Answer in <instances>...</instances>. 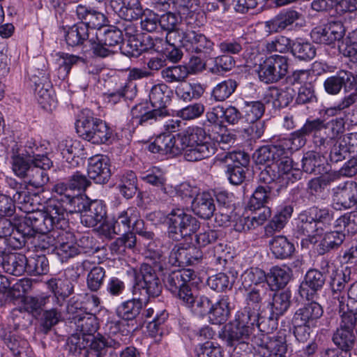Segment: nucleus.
<instances>
[{
    "label": "nucleus",
    "mask_w": 357,
    "mask_h": 357,
    "mask_svg": "<svg viewBox=\"0 0 357 357\" xmlns=\"http://www.w3.org/2000/svg\"><path fill=\"white\" fill-rule=\"evenodd\" d=\"M171 90L164 84H155L149 93V101L153 107L150 109L147 102L135 105L131 109L130 123L132 128L139 126H149L169 114L167 104L171 101Z\"/></svg>",
    "instance_id": "obj_3"
},
{
    "label": "nucleus",
    "mask_w": 357,
    "mask_h": 357,
    "mask_svg": "<svg viewBox=\"0 0 357 357\" xmlns=\"http://www.w3.org/2000/svg\"><path fill=\"white\" fill-rule=\"evenodd\" d=\"M305 145L304 140L298 139L294 132L288 137L279 138L271 144L259 148L253 154L256 163L276 165L279 176L284 175L293 167V160L289 155Z\"/></svg>",
    "instance_id": "obj_2"
},
{
    "label": "nucleus",
    "mask_w": 357,
    "mask_h": 357,
    "mask_svg": "<svg viewBox=\"0 0 357 357\" xmlns=\"http://www.w3.org/2000/svg\"><path fill=\"white\" fill-rule=\"evenodd\" d=\"M75 129L80 137L95 144H105L112 137V130L106 123L94 117L89 109H83L78 114Z\"/></svg>",
    "instance_id": "obj_6"
},
{
    "label": "nucleus",
    "mask_w": 357,
    "mask_h": 357,
    "mask_svg": "<svg viewBox=\"0 0 357 357\" xmlns=\"http://www.w3.org/2000/svg\"><path fill=\"white\" fill-rule=\"evenodd\" d=\"M30 230L21 221L17 227L7 237L0 238V242L7 248L13 250L22 248L29 240L32 238Z\"/></svg>",
    "instance_id": "obj_33"
},
{
    "label": "nucleus",
    "mask_w": 357,
    "mask_h": 357,
    "mask_svg": "<svg viewBox=\"0 0 357 357\" xmlns=\"http://www.w3.org/2000/svg\"><path fill=\"white\" fill-rule=\"evenodd\" d=\"M300 16L301 14L295 10H284L272 20L266 22L265 26L269 33L281 32L292 25Z\"/></svg>",
    "instance_id": "obj_28"
},
{
    "label": "nucleus",
    "mask_w": 357,
    "mask_h": 357,
    "mask_svg": "<svg viewBox=\"0 0 357 357\" xmlns=\"http://www.w3.org/2000/svg\"><path fill=\"white\" fill-rule=\"evenodd\" d=\"M294 94V90L292 88L287 87L282 89L271 86L269 87L266 96L273 99L274 107L280 109L287 107L292 102Z\"/></svg>",
    "instance_id": "obj_47"
},
{
    "label": "nucleus",
    "mask_w": 357,
    "mask_h": 357,
    "mask_svg": "<svg viewBox=\"0 0 357 357\" xmlns=\"http://www.w3.org/2000/svg\"><path fill=\"white\" fill-rule=\"evenodd\" d=\"M326 274L317 269H310L299 286V294L303 298L313 301L324 286Z\"/></svg>",
    "instance_id": "obj_19"
},
{
    "label": "nucleus",
    "mask_w": 357,
    "mask_h": 357,
    "mask_svg": "<svg viewBox=\"0 0 357 357\" xmlns=\"http://www.w3.org/2000/svg\"><path fill=\"white\" fill-rule=\"evenodd\" d=\"M62 319L61 307L54 305L51 309L44 310L40 321V331L44 334L48 333Z\"/></svg>",
    "instance_id": "obj_51"
},
{
    "label": "nucleus",
    "mask_w": 357,
    "mask_h": 357,
    "mask_svg": "<svg viewBox=\"0 0 357 357\" xmlns=\"http://www.w3.org/2000/svg\"><path fill=\"white\" fill-rule=\"evenodd\" d=\"M291 53L299 61H308L316 56V48L308 41L296 39L292 43Z\"/></svg>",
    "instance_id": "obj_50"
},
{
    "label": "nucleus",
    "mask_w": 357,
    "mask_h": 357,
    "mask_svg": "<svg viewBox=\"0 0 357 357\" xmlns=\"http://www.w3.org/2000/svg\"><path fill=\"white\" fill-rule=\"evenodd\" d=\"M115 186L125 199L132 198L138 190L136 174L131 170L118 174L116 176Z\"/></svg>",
    "instance_id": "obj_27"
},
{
    "label": "nucleus",
    "mask_w": 357,
    "mask_h": 357,
    "mask_svg": "<svg viewBox=\"0 0 357 357\" xmlns=\"http://www.w3.org/2000/svg\"><path fill=\"white\" fill-rule=\"evenodd\" d=\"M30 287L29 280H20L12 287H10V280L4 275H0V293L8 292V296L11 298H18L21 296V292L26 293L28 288Z\"/></svg>",
    "instance_id": "obj_56"
},
{
    "label": "nucleus",
    "mask_w": 357,
    "mask_h": 357,
    "mask_svg": "<svg viewBox=\"0 0 357 357\" xmlns=\"http://www.w3.org/2000/svg\"><path fill=\"white\" fill-rule=\"evenodd\" d=\"M106 215V206L102 200H89L84 213L80 215V220L84 226L93 227L102 222Z\"/></svg>",
    "instance_id": "obj_25"
},
{
    "label": "nucleus",
    "mask_w": 357,
    "mask_h": 357,
    "mask_svg": "<svg viewBox=\"0 0 357 357\" xmlns=\"http://www.w3.org/2000/svg\"><path fill=\"white\" fill-rule=\"evenodd\" d=\"M90 33L85 24L77 23L69 27L66 32V43L69 46L75 47L83 45L86 40L90 43Z\"/></svg>",
    "instance_id": "obj_42"
},
{
    "label": "nucleus",
    "mask_w": 357,
    "mask_h": 357,
    "mask_svg": "<svg viewBox=\"0 0 357 357\" xmlns=\"http://www.w3.org/2000/svg\"><path fill=\"white\" fill-rule=\"evenodd\" d=\"M35 160L25 178H28L29 185L40 188L48 182L49 176L46 171L53 166V162L45 154L38 155Z\"/></svg>",
    "instance_id": "obj_20"
},
{
    "label": "nucleus",
    "mask_w": 357,
    "mask_h": 357,
    "mask_svg": "<svg viewBox=\"0 0 357 357\" xmlns=\"http://www.w3.org/2000/svg\"><path fill=\"white\" fill-rule=\"evenodd\" d=\"M227 347L232 348L230 357H252L254 345L251 342L250 329H241L231 323L228 325L224 335Z\"/></svg>",
    "instance_id": "obj_11"
},
{
    "label": "nucleus",
    "mask_w": 357,
    "mask_h": 357,
    "mask_svg": "<svg viewBox=\"0 0 357 357\" xmlns=\"http://www.w3.org/2000/svg\"><path fill=\"white\" fill-rule=\"evenodd\" d=\"M272 187L269 185H259L254 191L248 202L250 210H256L264 206L270 199V192Z\"/></svg>",
    "instance_id": "obj_63"
},
{
    "label": "nucleus",
    "mask_w": 357,
    "mask_h": 357,
    "mask_svg": "<svg viewBox=\"0 0 357 357\" xmlns=\"http://www.w3.org/2000/svg\"><path fill=\"white\" fill-rule=\"evenodd\" d=\"M215 153V148L209 141L204 129L199 127L191 128L184 159L188 162H198L211 157Z\"/></svg>",
    "instance_id": "obj_9"
},
{
    "label": "nucleus",
    "mask_w": 357,
    "mask_h": 357,
    "mask_svg": "<svg viewBox=\"0 0 357 357\" xmlns=\"http://www.w3.org/2000/svg\"><path fill=\"white\" fill-rule=\"evenodd\" d=\"M303 172L314 175L324 174L328 172L325 165L324 158L319 153L309 151L302 158Z\"/></svg>",
    "instance_id": "obj_39"
},
{
    "label": "nucleus",
    "mask_w": 357,
    "mask_h": 357,
    "mask_svg": "<svg viewBox=\"0 0 357 357\" xmlns=\"http://www.w3.org/2000/svg\"><path fill=\"white\" fill-rule=\"evenodd\" d=\"M178 98L184 101H191L199 99L204 92V88L199 83L183 82L178 85L175 90Z\"/></svg>",
    "instance_id": "obj_53"
},
{
    "label": "nucleus",
    "mask_w": 357,
    "mask_h": 357,
    "mask_svg": "<svg viewBox=\"0 0 357 357\" xmlns=\"http://www.w3.org/2000/svg\"><path fill=\"white\" fill-rule=\"evenodd\" d=\"M324 310L317 302L312 301L304 304L299 307L294 313L292 319L297 323H303L308 326L317 327Z\"/></svg>",
    "instance_id": "obj_24"
},
{
    "label": "nucleus",
    "mask_w": 357,
    "mask_h": 357,
    "mask_svg": "<svg viewBox=\"0 0 357 357\" xmlns=\"http://www.w3.org/2000/svg\"><path fill=\"white\" fill-rule=\"evenodd\" d=\"M267 273L258 267H251L241 275V286L245 292L244 312L257 311L264 301L270 297L269 289L266 286Z\"/></svg>",
    "instance_id": "obj_5"
},
{
    "label": "nucleus",
    "mask_w": 357,
    "mask_h": 357,
    "mask_svg": "<svg viewBox=\"0 0 357 357\" xmlns=\"http://www.w3.org/2000/svg\"><path fill=\"white\" fill-rule=\"evenodd\" d=\"M243 112L245 123H255L263 116L265 112V105L259 100L245 101Z\"/></svg>",
    "instance_id": "obj_57"
},
{
    "label": "nucleus",
    "mask_w": 357,
    "mask_h": 357,
    "mask_svg": "<svg viewBox=\"0 0 357 357\" xmlns=\"http://www.w3.org/2000/svg\"><path fill=\"white\" fill-rule=\"evenodd\" d=\"M269 247L272 255L280 259L290 258L296 250L294 244L282 235L274 236L269 241Z\"/></svg>",
    "instance_id": "obj_40"
},
{
    "label": "nucleus",
    "mask_w": 357,
    "mask_h": 357,
    "mask_svg": "<svg viewBox=\"0 0 357 357\" xmlns=\"http://www.w3.org/2000/svg\"><path fill=\"white\" fill-rule=\"evenodd\" d=\"M294 134L298 139L302 138L305 144L306 143L305 137L313 134L314 143L320 150H324L337 141L325 126L324 121L320 119L307 120L303 127L294 132Z\"/></svg>",
    "instance_id": "obj_12"
},
{
    "label": "nucleus",
    "mask_w": 357,
    "mask_h": 357,
    "mask_svg": "<svg viewBox=\"0 0 357 357\" xmlns=\"http://www.w3.org/2000/svg\"><path fill=\"white\" fill-rule=\"evenodd\" d=\"M333 344L341 351V357H351V351L357 344L356 333L341 327H337L332 336Z\"/></svg>",
    "instance_id": "obj_26"
},
{
    "label": "nucleus",
    "mask_w": 357,
    "mask_h": 357,
    "mask_svg": "<svg viewBox=\"0 0 357 357\" xmlns=\"http://www.w3.org/2000/svg\"><path fill=\"white\" fill-rule=\"evenodd\" d=\"M123 40L122 31L115 26H105L96 31L90 39L91 49L96 56L106 57L114 53L113 49Z\"/></svg>",
    "instance_id": "obj_10"
},
{
    "label": "nucleus",
    "mask_w": 357,
    "mask_h": 357,
    "mask_svg": "<svg viewBox=\"0 0 357 357\" xmlns=\"http://www.w3.org/2000/svg\"><path fill=\"white\" fill-rule=\"evenodd\" d=\"M293 211L294 207L291 205H285L281 207L269 222L267 229L270 228L274 231H280L284 228L291 217Z\"/></svg>",
    "instance_id": "obj_62"
},
{
    "label": "nucleus",
    "mask_w": 357,
    "mask_h": 357,
    "mask_svg": "<svg viewBox=\"0 0 357 357\" xmlns=\"http://www.w3.org/2000/svg\"><path fill=\"white\" fill-rule=\"evenodd\" d=\"M191 208L195 215L208 220L213 215L215 210L214 199L210 193L203 192L192 200Z\"/></svg>",
    "instance_id": "obj_35"
},
{
    "label": "nucleus",
    "mask_w": 357,
    "mask_h": 357,
    "mask_svg": "<svg viewBox=\"0 0 357 357\" xmlns=\"http://www.w3.org/2000/svg\"><path fill=\"white\" fill-rule=\"evenodd\" d=\"M291 293L289 290L274 293L272 296V302L269 303L273 316L279 319L284 315L291 306Z\"/></svg>",
    "instance_id": "obj_43"
},
{
    "label": "nucleus",
    "mask_w": 357,
    "mask_h": 357,
    "mask_svg": "<svg viewBox=\"0 0 357 357\" xmlns=\"http://www.w3.org/2000/svg\"><path fill=\"white\" fill-rule=\"evenodd\" d=\"M3 340L15 357H27L32 353L29 342L26 340L19 339L12 335L10 333H6Z\"/></svg>",
    "instance_id": "obj_48"
},
{
    "label": "nucleus",
    "mask_w": 357,
    "mask_h": 357,
    "mask_svg": "<svg viewBox=\"0 0 357 357\" xmlns=\"http://www.w3.org/2000/svg\"><path fill=\"white\" fill-rule=\"evenodd\" d=\"M238 86L235 79H228L218 83L212 91V96L216 101H225L234 93Z\"/></svg>",
    "instance_id": "obj_61"
},
{
    "label": "nucleus",
    "mask_w": 357,
    "mask_h": 357,
    "mask_svg": "<svg viewBox=\"0 0 357 357\" xmlns=\"http://www.w3.org/2000/svg\"><path fill=\"white\" fill-rule=\"evenodd\" d=\"M345 234L342 231L326 232L317 246L319 255H324L331 250L338 248L344 242Z\"/></svg>",
    "instance_id": "obj_46"
},
{
    "label": "nucleus",
    "mask_w": 357,
    "mask_h": 357,
    "mask_svg": "<svg viewBox=\"0 0 357 357\" xmlns=\"http://www.w3.org/2000/svg\"><path fill=\"white\" fill-rule=\"evenodd\" d=\"M88 176L96 183L105 184L111 177L108 158L103 155H96L88 160Z\"/></svg>",
    "instance_id": "obj_21"
},
{
    "label": "nucleus",
    "mask_w": 357,
    "mask_h": 357,
    "mask_svg": "<svg viewBox=\"0 0 357 357\" xmlns=\"http://www.w3.org/2000/svg\"><path fill=\"white\" fill-rule=\"evenodd\" d=\"M188 75V68L182 65L167 67L161 71L162 78L169 84L174 82L183 83Z\"/></svg>",
    "instance_id": "obj_58"
},
{
    "label": "nucleus",
    "mask_w": 357,
    "mask_h": 357,
    "mask_svg": "<svg viewBox=\"0 0 357 357\" xmlns=\"http://www.w3.org/2000/svg\"><path fill=\"white\" fill-rule=\"evenodd\" d=\"M155 268L162 273L165 287L172 294L190 284L196 278L195 272L191 269L168 270V265L165 261L156 262Z\"/></svg>",
    "instance_id": "obj_14"
},
{
    "label": "nucleus",
    "mask_w": 357,
    "mask_h": 357,
    "mask_svg": "<svg viewBox=\"0 0 357 357\" xmlns=\"http://www.w3.org/2000/svg\"><path fill=\"white\" fill-rule=\"evenodd\" d=\"M288 68V58L275 54L263 60L259 65L257 72L260 81L270 84L282 79L287 75Z\"/></svg>",
    "instance_id": "obj_13"
},
{
    "label": "nucleus",
    "mask_w": 357,
    "mask_h": 357,
    "mask_svg": "<svg viewBox=\"0 0 357 357\" xmlns=\"http://www.w3.org/2000/svg\"><path fill=\"white\" fill-rule=\"evenodd\" d=\"M162 289V284L155 269L148 264H142L132 287V293L134 297L121 303L117 307V316L126 321L137 319L149 298L159 296Z\"/></svg>",
    "instance_id": "obj_1"
},
{
    "label": "nucleus",
    "mask_w": 357,
    "mask_h": 357,
    "mask_svg": "<svg viewBox=\"0 0 357 357\" xmlns=\"http://www.w3.org/2000/svg\"><path fill=\"white\" fill-rule=\"evenodd\" d=\"M93 262L86 259L82 261V267L84 270H90L87 275L86 284L91 291H97L103 284L105 277V271L102 267L94 266Z\"/></svg>",
    "instance_id": "obj_41"
},
{
    "label": "nucleus",
    "mask_w": 357,
    "mask_h": 357,
    "mask_svg": "<svg viewBox=\"0 0 357 357\" xmlns=\"http://www.w3.org/2000/svg\"><path fill=\"white\" fill-rule=\"evenodd\" d=\"M141 179L155 188L154 197L160 202H167L175 192V189L172 185L167 183L165 174L159 168L153 167L142 176Z\"/></svg>",
    "instance_id": "obj_16"
},
{
    "label": "nucleus",
    "mask_w": 357,
    "mask_h": 357,
    "mask_svg": "<svg viewBox=\"0 0 357 357\" xmlns=\"http://www.w3.org/2000/svg\"><path fill=\"white\" fill-rule=\"evenodd\" d=\"M345 31V27L341 21L333 20L313 28L310 37L315 43L330 45L342 39Z\"/></svg>",
    "instance_id": "obj_15"
},
{
    "label": "nucleus",
    "mask_w": 357,
    "mask_h": 357,
    "mask_svg": "<svg viewBox=\"0 0 357 357\" xmlns=\"http://www.w3.org/2000/svg\"><path fill=\"white\" fill-rule=\"evenodd\" d=\"M235 282L234 275L230 277L225 273H219L210 276L207 280L208 286L218 292H223L231 289Z\"/></svg>",
    "instance_id": "obj_59"
},
{
    "label": "nucleus",
    "mask_w": 357,
    "mask_h": 357,
    "mask_svg": "<svg viewBox=\"0 0 357 357\" xmlns=\"http://www.w3.org/2000/svg\"><path fill=\"white\" fill-rule=\"evenodd\" d=\"M165 224L167 226V236L174 241H180L197 232L200 227L199 220L181 208H173L165 216Z\"/></svg>",
    "instance_id": "obj_7"
},
{
    "label": "nucleus",
    "mask_w": 357,
    "mask_h": 357,
    "mask_svg": "<svg viewBox=\"0 0 357 357\" xmlns=\"http://www.w3.org/2000/svg\"><path fill=\"white\" fill-rule=\"evenodd\" d=\"M26 272L31 275H45L49 271V261L45 255L26 257Z\"/></svg>",
    "instance_id": "obj_55"
},
{
    "label": "nucleus",
    "mask_w": 357,
    "mask_h": 357,
    "mask_svg": "<svg viewBox=\"0 0 357 357\" xmlns=\"http://www.w3.org/2000/svg\"><path fill=\"white\" fill-rule=\"evenodd\" d=\"M10 195L16 202L21 210L24 211L26 214H29L35 210L34 197H37V195H31L27 189V186L24 190H22L17 193L9 192Z\"/></svg>",
    "instance_id": "obj_60"
},
{
    "label": "nucleus",
    "mask_w": 357,
    "mask_h": 357,
    "mask_svg": "<svg viewBox=\"0 0 357 357\" xmlns=\"http://www.w3.org/2000/svg\"><path fill=\"white\" fill-rule=\"evenodd\" d=\"M353 73L348 70H340L335 75L328 77L324 82V88L326 92L330 95L340 93L343 87L349 84L351 86Z\"/></svg>",
    "instance_id": "obj_37"
},
{
    "label": "nucleus",
    "mask_w": 357,
    "mask_h": 357,
    "mask_svg": "<svg viewBox=\"0 0 357 357\" xmlns=\"http://www.w3.org/2000/svg\"><path fill=\"white\" fill-rule=\"evenodd\" d=\"M48 289L54 294V303L59 307L65 305L66 299L74 293L75 284L68 278H54L47 282Z\"/></svg>",
    "instance_id": "obj_22"
},
{
    "label": "nucleus",
    "mask_w": 357,
    "mask_h": 357,
    "mask_svg": "<svg viewBox=\"0 0 357 357\" xmlns=\"http://www.w3.org/2000/svg\"><path fill=\"white\" fill-rule=\"evenodd\" d=\"M136 242L137 239L134 232H126L112 242L109 249L112 255H123L128 249L132 250L136 245Z\"/></svg>",
    "instance_id": "obj_52"
},
{
    "label": "nucleus",
    "mask_w": 357,
    "mask_h": 357,
    "mask_svg": "<svg viewBox=\"0 0 357 357\" xmlns=\"http://www.w3.org/2000/svg\"><path fill=\"white\" fill-rule=\"evenodd\" d=\"M89 199L82 195H68L66 199H61V202L59 199H52L55 206H60L63 210V216L68 220V213H79L82 215L88 204Z\"/></svg>",
    "instance_id": "obj_34"
},
{
    "label": "nucleus",
    "mask_w": 357,
    "mask_h": 357,
    "mask_svg": "<svg viewBox=\"0 0 357 357\" xmlns=\"http://www.w3.org/2000/svg\"><path fill=\"white\" fill-rule=\"evenodd\" d=\"M83 314L75 321H72L71 324L75 325V331L81 335L94 336V333L99 327L97 317L92 313L87 312Z\"/></svg>",
    "instance_id": "obj_45"
},
{
    "label": "nucleus",
    "mask_w": 357,
    "mask_h": 357,
    "mask_svg": "<svg viewBox=\"0 0 357 357\" xmlns=\"http://www.w3.org/2000/svg\"><path fill=\"white\" fill-rule=\"evenodd\" d=\"M329 161L332 163L342 162L349 158L354 153L351 146H349L347 137L344 135L331 146Z\"/></svg>",
    "instance_id": "obj_49"
},
{
    "label": "nucleus",
    "mask_w": 357,
    "mask_h": 357,
    "mask_svg": "<svg viewBox=\"0 0 357 357\" xmlns=\"http://www.w3.org/2000/svg\"><path fill=\"white\" fill-rule=\"evenodd\" d=\"M263 305H260L259 308L255 312L250 311L249 313L244 312V307L237 312L235 319L231 321L234 326H239V328L250 329V338L252 340L254 332L258 328L261 333L266 334L273 333L278 326V317L273 316L271 313L270 316L265 317L261 315V310Z\"/></svg>",
    "instance_id": "obj_8"
},
{
    "label": "nucleus",
    "mask_w": 357,
    "mask_h": 357,
    "mask_svg": "<svg viewBox=\"0 0 357 357\" xmlns=\"http://www.w3.org/2000/svg\"><path fill=\"white\" fill-rule=\"evenodd\" d=\"M30 149V151H26V153H18L17 151H15V149L13 148V154L11 156L12 169L14 174L18 177H26L29 169H31V167L35 163L36 158H38V155H39L36 152L38 147Z\"/></svg>",
    "instance_id": "obj_23"
},
{
    "label": "nucleus",
    "mask_w": 357,
    "mask_h": 357,
    "mask_svg": "<svg viewBox=\"0 0 357 357\" xmlns=\"http://www.w3.org/2000/svg\"><path fill=\"white\" fill-rule=\"evenodd\" d=\"M26 257L24 255L8 252L2 268L9 274L20 276L26 272Z\"/></svg>",
    "instance_id": "obj_44"
},
{
    "label": "nucleus",
    "mask_w": 357,
    "mask_h": 357,
    "mask_svg": "<svg viewBox=\"0 0 357 357\" xmlns=\"http://www.w3.org/2000/svg\"><path fill=\"white\" fill-rule=\"evenodd\" d=\"M76 13L81 24H85L88 29H101L106 22V16L101 12H99L90 7L83 5H78L76 8Z\"/></svg>",
    "instance_id": "obj_30"
},
{
    "label": "nucleus",
    "mask_w": 357,
    "mask_h": 357,
    "mask_svg": "<svg viewBox=\"0 0 357 357\" xmlns=\"http://www.w3.org/2000/svg\"><path fill=\"white\" fill-rule=\"evenodd\" d=\"M43 71L39 72L41 77L33 75L31 80L34 84V92L38 102L45 107L47 105L51 106L54 100L52 96V86Z\"/></svg>",
    "instance_id": "obj_29"
},
{
    "label": "nucleus",
    "mask_w": 357,
    "mask_h": 357,
    "mask_svg": "<svg viewBox=\"0 0 357 357\" xmlns=\"http://www.w3.org/2000/svg\"><path fill=\"white\" fill-rule=\"evenodd\" d=\"M63 214V210L50 200L45 210H34L26 214L22 221L34 237L37 234L49 233L54 229H68L69 221L64 218Z\"/></svg>",
    "instance_id": "obj_4"
},
{
    "label": "nucleus",
    "mask_w": 357,
    "mask_h": 357,
    "mask_svg": "<svg viewBox=\"0 0 357 357\" xmlns=\"http://www.w3.org/2000/svg\"><path fill=\"white\" fill-rule=\"evenodd\" d=\"M212 302L211 299L205 295H197L189 310L199 317H208L211 310Z\"/></svg>",
    "instance_id": "obj_64"
},
{
    "label": "nucleus",
    "mask_w": 357,
    "mask_h": 357,
    "mask_svg": "<svg viewBox=\"0 0 357 357\" xmlns=\"http://www.w3.org/2000/svg\"><path fill=\"white\" fill-rule=\"evenodd\" d=\"M332 191V206L334 209H349L357 205L356 182H344L333 188Z\"/></svg>",
    "instance_id": "obj_17"
},
{
    "label": "nucleus",
    "mask_w": 357,
    "mask_h": 357,
    "mask_svg": "<svg viewBox=\"0 0 357 357\" xmlns=\"http://www.w3.org/2000/svg\"><path fill=\"white\" fill-rule=\"evenodd\" d=\"M293 231L297 238L310 237L314 239V234H319L318 227L307 210L301 212L295 220Z\"/></svg>",
    "instance_id": "obj_31"
},
{
    "label": "nucleus",
    "mask_w": 357,
    "mask_h": 357,
    "mask_svg": "<svg viewBox=\"0 0 357 357\" xmlns=\"http://www.w3.org/2000/svg\"><path fill=\"white\" fill-rule=\"evenodd\" d=\"M291 280L289 269L282 268L278 266H273L267 273L266 286L269 293L284 289ZM271 296V294H269Z\"/></svg>",
    "instance_id": "obj_38"
},
{
    "label": "nucleus",
    "mask_w": 357,
    "mask_h": 357,
    "mask_svg": "<svg viewBox=\"0 0 357 357\" xmlns=\"http://www.w3.org/2000/svg\"><path fill=\"white\" fill-rule=\"evenodd\" d=\"M139 211L137 208L130 206L119 212L110 222L103 224V231H107V235L119 234L121 232H130L133 221H136Z\"/></svg>",
    "instance_id": "obj_18"
},
{
    "label": "nucleus",
    "mask_w": 357,
    "mask_h": 357,
    "mask_svg": "<svg viewBox=\"0 0 357 357\" xmlns=\"http://www.w3.org/2000/svg\"><path fill=\"white\" fill-rule=\"evenodd\" d=\"M257 345L266 349L267 351V354H264L266 356H285L287 351L286 340L282 336H273L265 342L264 340H261V343Z\"/></svg>",
    "instance_id": "obj_54"
},
{
    "label": "nucleus",
    "mask_w": 357,
    "mask_h": 357,
    "mask_svg": "<svg viewBox=\"0 0 357 357\" xmlns=\"http://www.w3.org/2000/svg\"><path fill=\"white\" fill-rule=\"evenodd\" d=\"M230 312V299L228 296L223 295L216 302H212L208 318L213 324H222L229 317Z\"/></svg>",
    "instance_id": "obj_36"
},
{
    "label": "nucleus",
    "mask_w": 357,
    "mask_h": 357,
    "mask_svg": "<svg viewBox=\"0 0 357 357\" xmlns=\"http://www.w3.org/2000/svg\"><path fill=\"white\" fill-rule=\"evenodd\" d=\"M191 128L180 132L176 135L163 134L166 153L172 156L184 153L187 146Z\"/></svg>",
    "instance_id": "obj_32"
}]
</instances>
